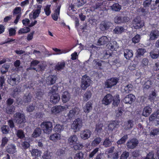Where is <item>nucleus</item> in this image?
I'll return each instance as SVG.
<instances>
[{
	"instance_id": "obj_1",
	"label": "nucleus",
	"mask_w": 159,
	"mask_h": 159,
	"mask_svg": "<svg viewBox=\"0 0 159 159\" xmlns=\"http://www.w3.org/2000/svg\"><path fill=\"white\" fill-rule=\"evenodd\" d=\"M112 100V105L115 107L117 106L120 102L119 96L116 95L113 98L111 94H107L102 99V103L103 104L107 106L110 104Z\"/></svg>"
},
{
	"instance_id": "obj_2",
	"label": "nucleus",
	"mask_w": 159,
	"mask_h": 159,
	"mask_svg": "<svg viewBox=\"0 0 159 159\" xmlns=\"http://www.w3.org/2000/svg\"><path fill=\"white\" fill-rule=\"evenodd\" d=\"M68 143L69 145L73 146L75 150H80L83 147L82 144L79 142L77 135H72L68 139Z\"/></svg>"
},
{
	"instance_id": "obj_3",
	"label": "nucleus",
	"mask_w": 159,
	"mask_h": 159,
	"mask_svg": "<svg viewBox=\"0 0 159 159\" xmlns=\"http://www.w3.org/2000/svg\"><path fill=\"white\" fill-rule=\"evenodd\" d=\"M40 126L44 133L49 134L51 133L52 129V123L51 122H43L41 123Z\"/></svg>"
},
{
	"instance_id": "obj_4",
	"label": "nucleus",
	"mask_w": 159,
	"mask_h": 159,
	"mask_svg": "<svg viewBox=\"0 0 159 159\" xmlns=\"http://www.w3.org/2000/svg\"><path fill=\"white\" fill-rule=\"evenodd\" d=\"M92 81L89 76L85 75L82 77L81 80V87L83 90H85L89 86Z\"/></svg>"
},
{
	"instance_id": "obj_5",
	"label": "nucleus",
	"mask_w": 159,
	"mask_h": 159,
	"mask_svg": "<svg viewBox=\"0 0 159 159\" xmlns=\"http://www.w3.org/2000/svg\"><path fill=\"white\" fill-rule=\"evenodd\" d=\"M116 42L114 41H110V43L107 45V46L110 51H107L105 52L104 59L108 58L111 55V51L114 50L115 49Z\"/></svg>"
},
{
	"instance_id": "obj_6",
	"label": "nucleus",
	"mask_w": 159,
	"mask_h": 159,
	"mask_svg": "<svg viewBox=\"0 0 159 159\" xmlns=\"http://www.w3.org/2000/svg\"><path fill=\"white\" fill-rule=\"evenodd\" d=\"M82 126V122L81 119L77 118L73 122L71 125V127L75 132H76L79 131Z\"/></svg>"
},
{
	"instance_id": "obj_7",
	"label": "nucleus",
	"mask_w": 159,
	"mask_h": 159,
	"mask_svg": "<svg viewBox=\"0 0 159 159\" xmlns=\"http://www.w3.org/2000/svg\"><path fill=\"white\" fill-rule=\"evenodd\" d=\"M14 121L18 124H20L26 122L24 115L19 112L16 113L14 114Z\"/></svg>"
},
{
	"instance_id": "obj_8",
	"label": "nucleus",
	"mask_w": 159,
	"mask_h": 159,
	"mask_svg": "<svg viewBox=\"0 0 159 159\" xmlns=\"http://www.w3.org/2000/svg\"><path fill=\"white\" fill-rule=\"evenodd\" d=\"M68 108V106L66 105L64 106H56L52 108L51 111L52 113L56 114L67 109Z\"/></svg>"
},
{
	"instance_id": "obj_9",
	"label": "nucleus",
	"mask_w": 159,
	"mask_h": 159,
	"mask_svg": "<svg viewBox=\"0 0 159 159\" xmlns=\"http://www.w3.org/2000/svg\"><path fill=\"white\" fill-rule=\"evenodd\" d=\"M92 132L88 129H85L81 131L80 137L83 140L88 139L91 137Z\"/></svg>"
},
{
	"instance_id": "obj_10",
	"label": "nucleus",
	"mask_w": 159,
	"mask_h": 159,
	"mask_svg": "<svg viewBox=\"0 0 159 159\" xmlns=\"http://www.w3.org/2000/svg\"><path fill=\"white\" fill-rule=\"evenodd\" d=\"M118 80V79L115 78L108 79L105 82V86L107 88H111L117 84Z\"/></svg>"
},
{
	"instance_id": "obj_11",
	"label": "nucleus",
	"mask_w": 159,
	"mask_h": 159,
	"mask_svg": "<svg viewBox=\"0 0 159 159\" xmlns=\"http://www.w3.org/2000/svg\"><path fill=\"white\" fill-rule=\"evenodd\" d=\"M133 26L136 29L141 28L144 25L143 21L141 20L140 18H135L133 21Z\"/></svg>"
},
{
	"instance_id": "obj_12",
	"label": "nucleus",
	"mask_w": 159,
	"mask_h": 159,
	"mask_svg": "<svg viewBox=\"0 0 159 159\" xmlns=\"http://www.w3.org/2000/svg\"><path fill=\"white\" fill-rule=\"evenodd\" d=\"M139 143L138 140L135 139L129 140L126 144L127 147L129 148L133 149L138 145Z\"/></svg>"
},
{
	"instance_id": "obj_13",
	"label": "nucleus",
	"mask_w": 159,
	"mask_h": 159,
	"mask_svg": "<svg viewBox=\"0 0 159 159\" xmlns=\"http://www.w3.org/2000/svg\"><path fill=\"white\" fill-rule=\"evenodd\" d=\"M135 97L132 94L127 95L123 99V101L125 103L131 104L134 101Z\"/></svg>"
},
{
	"instance_id": "obj_14",
	"label": "nucleus",
	"mask_w": 159,
	"mask_h": 159,
	"mask_svg": "<svg viewBox=\"0 0 159 159\" xmlns=\"http://www.w3.org/2000/svg\"><path fill=\"white\" fill-rule=\"evenodd\" d=\"M60 100V97L58 94L53 93L50 97V101L53 103H56L58 102Z\"/></svg>"
},
{
	"instance_id": "obj_15",
	"label": "nucleus",
	"mask_w": 159,
	"mask_h": 159,
	"mask_svg": "<svg viewBox=\"0 0 159 159\" xmlns=\"http://www.w3.org/2000/svg\"><path fill=\"white\" fill-rule=\"evenodd\" d=\"M79 111V109L78 108L75 107L70 111L67 116L69 118H73L78 114Z\"/></svg>"
},
{
	"instance_id": "obj_16",
	"label": "nucleus",
	"mask_w": 159,
	"mask_h": 159,
	"mask_svg": "<svg viewBox=\"0 0 159 159\" xmlns=\"http://www.w3.org/2000/svg\"><path fill=\"white\" fill-rule=\"evenodd\" d=\"M70 98V94L67 91H65L61 94V99L63 102L66 103L69 101Z\"/></svg>"
},
{
	"instance_id": "obj_17",
	"label": "nucleus",
	"mask_w": 159,
	"mask_h": 159,
	"mask_svg": "<svg viewBox=\"0 0 159 159\" xmlns=\"http://www.w3.org/2000/svg\"><path fill=\"white\" fill-rule=\"evenodd\" d=\"M159 37V31L158 30H154L151 31L149 34V39L154 40Z\"/></svg>"
},
{
	"instance_id": "obj_18",
	"label": "nucleus",
	"mask_w": 159,
	"mask_h": 159,
	"mask_svg": "<svg viewBox=\"0 0 159 159\" xmlns=\"http://www.w3.org/2000/svg\"><path fill=\"white\" fill-rule=\"evenodd\" d=\"M57 80V77L55 75H50L48 76L46 80V83L48 85H51L54 84Z\"/></svg>"
},
{
	"instance_id": "obj_19",
	"label": "nucleus",
	"mask_w": 159,
	"mask_h": 159,
	"mask_svg": "<svg viewBox=\"0 0 159 159\" xmlns=\"http://www.w3.org/2000/svg\"><path fill=\"white\" fill-rule=\"evenodd\" d=\"M92 103L90 101H89L85 104L83 107L84 112L86 113H89L92 109Z\"/></svg>"
},
{
	"instance_id": "obj_20",
	"label": "nucleus",
	"mask_w": 159,
	"mask_h": 159,
	"mask_svg": "<svg viewBox=\"0 0 159 159\" xmlns=\"http://www.w3.org/2000/svg\"><path fill=\"white\" fill-rule=\"evenodd\" d=\"M109 39L107 36H102L99 39L98 43V45H103L107 43L109 41Z\"/></svg>"
},
{
	"instance_id": "obj_21",
	"label": "nucleus",
	"mask_w": 159,
	"mask_h": 159,
	"mask_svg": "<svg viewBox=\"0 0 159 159\" xmlns=\"http://www.w3.org/2000/svg\"><path fill=\"white\" fill-rule=\"evenodd\" d=\"M61 139V135L59 133H54L50 135L49 139L52 141L56 142Z\"/></svg>"
},
{
	"instance_id": "obj_22",
	"label": "nucleus",
	"mask_w": 159,
	"mask_h": 159,
	"mask_svg": "<svg viewBox=\"0 0 159 159\" xmlns=\"http://www.w3.org/2000/svg\"><path fill=\"white\" fill-rule=\"evenodd\" d=\"M133 52L132 50L125 49L124 51V55L127 59H129L133 56Z\"/></svg>"
},
{
	"instance_id": "obj_23",
	"label": "nucleus",
	"mask_w": 159,
	"mask_h": 159,
	"mask_svg": "<svg viewBox=\"0 0 159 159\" xmlns=\"http://www.w3.org/2000/svg\"><path fill=\"white\" fill-rule=\"evenodd\" d=\"M151 112V108L148 106H147L144 108L142 115L144 116L147 117L150 114Z\"/></svg>"
},
{
	"instance_id": "obj_24",
	"label": "nucleus",
	"mask_w": 159,
	"mask_h": 159,
	"mask_svg": "<svg viewBox=\"0 0 159 159\" xmlns=\"http://www.w3.org/2000/svg\"><path fill=\"white\" fill-rule=\"evenodd\" d=\"M52 49L56 52V53L54 54V55H60L62 54H65L70 51V50H61L56 48H52Z\"/></svg>"
},
{
	"instance_id": "obj_25",
	"label": "nucleus",
	"mask_w": 159,
	"mask_h": 159,
	"mask_svg": "<svg viewBox=\"0 0 159 159\" xmlns=\"http://www.w3.org/2000/svg\"><path fill=\"white\" fill-rule=\"evenodd\" d=\"M111 25L109 22H102L100 24V28L102 31H104L108 29Z\"/></svg>"
},
{
	"instance_id": "obj_26",
	"label": "nucleus",
	"mask_w": 159,
	"mask_h": 159,
	"mask_svg": "<svg viewBox=\"0 0 159 159\" xmlns=\"http://www.w3.org/2000/svg\"><path fill=\"white\" fill-rule=\"evenodd\" d=\"M30 151L32 156L35 157H39L42 154L41 151L37 149H33Z\"/></svg>"
},
{
	"instance_id": "obj_27",
	"label": "nucleus",
	"mask_w": 159,
	"mask_h": 159,
	"mask_svg": "<svg viewBox=\"0 0 159 159\" xmlns=\"http://www.w3.org/2000/svg\"><path fill=\"white\" fill-rule=\"evenodd\" d=\"M40 12V9L38 8L37 10H36L34 11L33 16H32V15L31 13L29 14L30 18L31 19V18H33L34 19H35L39 16Z\"/></svg>"
},
{
	"instance_id": "obj_28",
	"label": "nucleus",
	"mask_w": 159,
	"mask_h": 159,
	"mask_svg": "<svg viewBox=\"0 0 159 159\" xmlns=\"http://www.w3.org/2000/svg\"><path fill=\"white\" fill-rule=\"evenodd\" d=\"M7 150L8 152L11 154H13L16 152V146L14 145H8Z\"/></svg>"
},
{
	"instance_id": "obj_29",
	"label": "nucleus",
	"mask_w": 159,
	"mask_h": 159,
	"mask_svg": "<svg viewBox=\"0 0 159 159\" xmlns=\"http://www.w3.org/2000/svg\"><path fill=\"white\" fill-rule=\"evenodd\" d=\"M104 62V61L98 60H94L93 62V65L94 67L97 68L100 67Z\"/></svg>"
},
{
	"instance_id": "obj_30",
	"label": "nucleus",
	"mask_w": 159,
	"mask_h": 159,
	"mask_svg": "<svg viewBox=\"0 0 159 159\" xmlns=\"http://www.w3.org/2000/svg\"><path fill=\"white\" fill-rule=\"evenodd\" d=\"M133 126V121L132 120H129L125 123L123 127L125 129L127 130L132 128Z\"/></svg>"
},
{
	"instance_id": "obj_31",
	"label": "nucleus",
	"mask_w": 159,
	"mask_h": 159,
	"mask_svg": "<svg viewBox=\"0 0 159 159\" xmlns=\"http://www.w3.org/2000/svg\"><path fill=\"white\" fill-rule=\"evenodd\" d=\"M41 131L40 128H36L34 131L32 136L34 138H37L39 137L41 134Z\"/></svg>"
},
{
	"instance_id": "obj_32",
	"label": "nucleus",
	"mask_w": 159,
	"mask_h": 159,
	"mask_svg": "<svg viewBox=\"0 0 159 159\" xmlns=\"http://www.w3.org/2000/svg\"><path fill=\"white\" fill-rule=\"evenodd\" d=\"M20 80V78L19 77L15 78H11L9 80V82L11 85H14L18 84Z\"/></svg>"
},
{
	"instance_id": "obj_33",
	"label": "nucleus",
	"mask_w": 159,
	"mask_h": 159,
	"mask_svg": "<svg viewBox=\"0 0 159 159\" xmlns=\"http://www.w3.org/2000/svg\"><path fill=\"white\" fill-rule=\"evenodd\" d=\"M91 96V92L90 91H87L85 93L83 96V100L85 101H87L90 99Z\"/></svg>"
},
{
	"instance_id": "obj_34",
	"label": "nucleus",
	"mask_w": 159,
	"mask_h": 159,
	"mask_svg": "<svg viewBox=\"0 0 159 159\" xmlns=\"http://www.w3.org/2000/svg\"><path fill=\"white\" fill-rule=\"evenodd\" d=\"M133 86L131 84H129L126 86H125L124 88V92H125L126 93H130L132 90H133Z\"/></svg>"
},
{
	"instance_id": "obj_35",
	"label": "nucleus",
	"mask_w": 159,
	"mask_h": 159,
	"mask_svg": "<svg viewBox=\"0 0 159 159\" xmlns=\"http://www.w3.org/2000/svg\"><path fill=\"white\" fill-rule=\"evenodd\" d=\"M102 124L100 123L97 124L96 126L95 131L98 134H99L102 131Z\"/></svg>"
},
{
	"instance_id": "obj_36",
	"label": "nucleus",
	"mask_w": 159,
	"mask_h": 159,
	"mask_svg": "<svg viewBox=\"0 0 159 159\" xmlns=\"http://www.w3.org/2000/svg\"><path fill=\"white\" fill-rule=\"evenodd\" d=\"M29 139L25 138L24 141L22 142L21 146L24 148H27L29 147L30 144Z\"/></svg>"
},
{
	"instance_id": "obj_37",
	"label": "nucleus",
	"mask_w": 159,
	"mask_h": 159,
	"mask_svg": "<svg viewBox=\"0 0 159 159\" xmlns=\"http://www.w3.org/2000/svg\"><path fill=\"white\" fill-rule=\"evenodd\" d=\"M64 128L61 125L57 124L54 127V130L56 132H60L63 130Z\"/></svg>"
},
{
	"instance_id": "obj_38",
	"label": "nucleus",
	"mask_w": 159,
	"mask_h": 159,
	"mask_svg": "<svg viewBox=\"0 0 159 159\" xmlns=\"http://www.w3.org/2000/svg\"><path fill=\"white\" fill-rule=\"evenodd\" d=\"M52 153L48 152H45L42 156L43 159H50L52 157Z\"/></svg>"
},
{
	"instance_id": "obj_39",
	"label": "nucleus",
	"mask_w": 159,
	"mask_h": 159,
	"mask_svg": "<svg viewBox=\"0 0 159 159\" xmlns=\"http://www.w3.org/2000/svg\"><path fill=\"white\" fill-rule=\"evenodd\" d=\"M124 29L122 26H117L113 30L114 32L116 34H120L124 31Z\"/></svg>"
},
{
	"instance_id": "obj_40",
	"label": "nucleus",
	"mask_w": 159,
	"mask_h": 159,
	"mask_svg": "<svg viewBox=\"0 0 159 159\" xmlns=\"http://www.w3.org/2000/svg\"><path fill=\"white\" fill-rule=\"evenodd\" d=\"M60 8L58 7L56 10L55 13L52 15V19L55 20L56 21L57 20L58 16L59 15Z\"/></svg>"
},
{
	"instance_id": "obj_41",
	"label": "nucleus",
	"mask_w": 159,
	"mask_h": 159,
	"mask_svg": "<svg viewBox=\"0 0 159 159\" xmlns=\"http://www.w3.org/2000/svg\"><path fill=\"white\" fill-rule=\"evenodd\" d=\"M102 140L101 139L100 137H97L95 138L91 143L92 146H96L99 144Z\"/></svg>"
},
{
	"instance_id": "obj_42",
	"label": "nucleus",
	"mask_w": 159,
	"mask_h": 159,
	"mask_svg": "<svg viewBox=\"0 0 159 159\" xmlns=\"http://www.w3.org/2000/svg\"><path fill=\"white\" fill-rule=\"evenodd\" d=\"M30 29L28 27H25L20 30L18 32L19 34H21L30 32Z\"/></svg>"
},
{
	"instance_id": "obj_43",
	"label": "nucleus",
	"mask_w": 159,
	"mask_h": 159,
	"mask_svg": "<svg viewBox=\"0 0 159 159\" xmlns=\"http://www.w3.org/2000/svg\"><path fill=\"white\" fill-rule=\"evenodd\" d=\"M111 9L116 11H119L121 8V6L118 3H115L111 7Z\"/></svg>"
},
{
	"instance_id": "obj_44",
	"label": "nucleus",
	"mask_w": 159,
	"mask_h": 159,
	"mask_svg": "<svg viewBox=\"0 0 159 159\" xmlns=\"http://www.w3.org/2000/svg\"><path fill=\"white\" fill-rule=\"evenodd\" d=\"M65 63L64 62H58L56 65L55 68L57 70H60L64 68L65 66Z\"/></svg>"
},
{
	"instance_id": "obj_45",
	"label": "nucleus",
	"mask_w": 159,
	"mask_h": 159,
	"mask_svg": "<svg viewBox=\"0 0 159 159\" xmlns=\"http://www.w3.org/2000/svg\"><path fill=\"white\" fill-rule=\"evenodd\" d=\"M145 52L146 51L144 49H138L137 51V57H140L141 56H143Z\"/></svg>"
},
{
	"instance_id": "obj_46",
	"label": "nucleus",
	"mask_w": 159,
	"mask_h": 159,
	"mask_svg": "<svg viewBox=\"0 0 159 159\" xmlns=\"http://www.w3.org/2000/svg\"><path fill=\"white\" fill-rule=\"evenodd\" d=\"M16 134L17 136L20 139H22L25 137L24 132L21 130H18L16 132Z\"/></svg>"
},
{
	"instance_id": "obj_47",
	"label": "nucleus",
	"mask_w": 159,
	"mask_h": 159,
	"mask_svg": "<svg viewBox=\"0 0 159 159\" xmlns=\"http://www.w3.org/2000/svg\"><path fill=\"white\" fill-rule=\"evenodd\" d=\"M9 66L8 65L5 64L3 65L1 69V73L2 74H4L7 72Z\"/></svg>"
},
{
	"instance_id": "obj_48",
	"label": "nucleus",
	"mask_w": 159,
	"mask_h": 159,
	"mask_svg": "<svg viewBox=\"0 0 159 159\" xmlns=\"http://www.w3.org/2000/svg\"><path fill=\"white\" fill-rule=\"evenodd\" d=\"M128 139L127 135H124L122 138L117 142L118 144H121L124 143L126 140Z\"/></svg>"
},
{
	"instance_id": "obj_49",
	"label": "nucleus",
	"mask_w": 159,
	"mask_h": 159,
	"mask_svg": "<svg viewBox=\"0 0 159 159\" xmlns=\"http://www.w3.org/2000/svg\"><path fill=\"white\" fill-rule=\"evenodd\" d=\"M51 7L50 5H47L44 8V11L45 12V14L48 16H49L51 12L50 10V8Z\"/></svg>"
},
{
	"instance_id": "obj_50",
	"label": "nucleus",
	"mask_w": 159,
	"mask_h": 159,
	"mask_svg": "<svg viewBox=\"0 0 159 159\" xmlns=\"http://www.w3.org/2000/svg\"><path fill=\"white\" fill-rule=\"evenodd\" d=\"M140 38L139 35L137 34L132 39V41L134 43L139 42Z\"/></svg>"
},
{
	"instance_id": "obj_51",
	"label": "nucleus",
	"mask_w": 159,
	"mask_h": 159,
	"mask_svg": "<svg viewBox=\"0 0 159 159\" xmlns=\"http://www.w3.org/2000/svg\"><path fill=\"white\" fill-rule=\"evenodd\" d=\"M111 144V141L109 140L108 138H106L103 143V145L105 147H107L110 146Z\"/></svg>"
},
{
	"instance_id": "obj_52",
	"label": "nucleus",
	"mask_w": 159,
	"mask_h": 159,
	"mask_svg": "<svg viewBox=\"0 0 159 159\" xmlns=\"http://www.w3.org/2000/svg\"><path fill=\"white\" fill-rule=\"evenodd\" d=\"M2 130L3 134H6L9 131V128L7 125H3L2 127Z\"/></svg>"
},
{
	"instance_id": "obj_53",
	"label": "nucleus",
	"mask_w": 159,
	"mask_h": 159,
	"mask_svg": "<svg viewBox=\"0 0 159 159\" xmlns=\"http://www.w3.org/2000/svg\"><path fill=\"white\" fill-rule=\"evenodd\" d=\"M74 159H83V154L81 152L77 153L75 155Z\"/></svg>"
},
{
	"instance_id": "obj_54",
	"label": "nucleus",
	"mask_w": 159,
	"mask_h": 159,
	"mask_svg": "<svg viewBox=\"0 0 159 159\" xmlns=\"http://www.w3.org/2000/svg\"><path fill=\"white\" fill-rule=\"evenodd\" d=\"M39 62L37 60H34L32 61L31 63V66L29 68L27 69V70H28L29 69L30 70L31 69H35L34 68H33L32 66H34L37 65L38 64Z\"/></svg>"
},
{
	"instance_id": "obj_55",
	"label": "nucleus",
	"mask_w": 159,
	"mask_h": 159,
	"mask_svg": "<svg viewBox=\"0 0 159 159\" xmlns=\"http://www.w3.org/2000/svg\"><path fill=\"white\" fill-rule=\"evenodd\" d=\"M159 53V51L157 50V52L156 53H155L154 51H152L150 53L151 57L153 59L157 58Z\"/></svg>"
},
{
	"instance_id": "obj_56",
	"label": "nucleus",
	"mask_w": 159,
	"mask_h": 159,
	"mask_svg": "<svg viewBox=\"0 0 159 159\" xmlns=\"http://www.w3.org/2000/svg\"><path fill=\"white\" fill-rule=\"evenodd\" d=\"M15 110L14 107L9 106L6 109V112L8 114H11L13 113Z\"/></svg>"
},
{
	"instance_id": "obj_57",
	"label": "nucleus",
	"mask_w": 159,
	"mask_h": 159,
	"mask_svg": "<svg viewBox=\"0 0 159 159\" xmlns=\"http://www.w3.org/2000/svg\"><path fill=\"white\" fill-rule=\"evenodd\" d=\"M114 21L116 23H120L123 22V18L120 16H116L115 18Z\"/></svg>"
},
{
	"instance_id": "obj_58",
	"label": "nucleus",
	"mask_w": 159,
	"mask_h": 159,
	"mask_svg": "<svg viewBox=\"0 0 159 159\" xmlns=\"http://www.w3.org/2000/svg\"><path fill=\"white\" fill-rule=\"evenodd\" d=\"M159 132V129H155L151 130L150 135L151 136H154L157 135Z\"/></svg>"
},
{
	"instance_id": "obj_59",
	"label": "nucleus",
	"mask_w": 159,
	"mask_h": 159,
	"mask_svg": "<svg viewBox=\"0 0 159 159\" xmlns=\"http://www.w3.org/2000/svg\"><path fill=\"white\" fill-rule=\"evenodd\" d=\"M129 156V153L128 152L126 151L124 152L121 155L120 159H127Z\"/></svg>"
},
{
	"instance_id": "obj_60",
	"label": "nucleus",
	"mask_w": 159,
	"mask_h": 159,
	"mask_svg": "<svg viewBox=\"0 0 159 159\" xmlns=\"http://www.w3.org/2000/svg\"><path fill=\"white\" fill-rule=\"evenodd\" d=\"M34 33V31H33L29 34L27 36L26 39L28 41L32 40L33 38V36Z\"/></svg>"
},
{
	"instance_id": "obj_61",
	"label": "nucleus",
	"mask_w": 159,
	"mask_h": 159,
	"mask_svg": "<svg viewBox=\"0 0 159 159\" xmlns=\"http://www.w3.org/2000/svg\"><path fill=\"white\" fill-rule=\"evenodd\" d=\"M152 84V82L148 80L144 84V89H149L150 86Z\"/></svg>"
},
{
	"instance_id": "obj_62",
	"label": "nucleus",
	"mask_w": 159,
	"mask_h": 159,
	"mask_svg": "<svg viewBox=\"0 0 159 159\" xmlns=\"http://www.w3.org/2000/svg\"><path fill=\"white\" fill-rule=\"evenodd\" d=\"M123 110L121 108H119L116 111V116L117 117H119L122 115Z\"/></svg>"
},
{
	"instance_id": "obj_63",
	"label": "nucleus",
	"mask_w": 159,
	"mask_h": 159,
	"mask_svg": "<svg viewBox=\"0 0 159 159\" xmlns=\"http://www.w3.org/2000/svg\"><path fill=\"white\" fill-rule=\"evenodd\" d=\"M31 95L28 94L27 96L25 95L24 98V101L25 103L29 102L31 100Z\"/></svg>"
},
{
	"instance_id": "obj_64",
	"label": "nucleus",
	"mask_w": 159,
	"mask_h": 159,
	"mask_svg": "<svg viewBox=\"0 0 159 159\" xmlns=\"http://www.w3.org/2000/svg\"><path fill=\"white\" fill-rule=\"evenodd\" d=\"M148 59L147 58H144L142 60L141 62V65L143 67L146 66L148 65Z\"/></svg>"
}]
</instances>
